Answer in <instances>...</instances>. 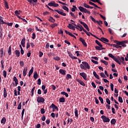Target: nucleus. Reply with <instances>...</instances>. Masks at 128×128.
Here are the masks:
<instances>
[{"label":"nucleus","mask_w":128,"mask_h":128,"mask_svg":"<svg viewBox=\"0 0 128 128\" xmlns=\"http://www.w3.org/2000/svg\"><path fill=\"white\" fill-rule=\"evenodd\" d=\"M114 42L116 44V48H119V46H122L123 48H126V44H128V40L118 41V40H114Z\"/></svg>","instance_id":"1"},{"label":"nucleus","mask_w":128,"mask_h":128,"mask_svg":"<svg viewBox=\"0 0 128 128\" xmlns=\"http://www.w3.org/2000/svg\"><path fill=\"white\" fill-rule=\"evenodd\" d=\"M78 22H80V24H82V26L86 30H88V32H90V28H88V26L86 24L82 21H81L80 20H79Z\"/></svg>","instance_id":"2"},{"label":"nucleus","mask_w":128,"mask_h":128,"mask_svg":"<svg viewBox=\"0 0 128 128\" xmlns=\"http://www.w3.org/2000/svg\"><path fill=\"white\" fill-rule=\"evenodd\" d=\"M55 12H56L58 14H61V16H66V14L64 12V10H60V11L58 10H54Z\"/></svg>","instance_id":"3"},{"label":"nucleus","mask_w":128,"mask_h":128,"mask_svg":"<svg viewBox=\"0 0 128 128\" xmlns=\"http://www.w3.org/2000/svg\"><path fill=\"white\" fill-rule=\"evenodd\" d=\"M48 6H54V8H58V4H56V2L53 1L48 3Z\"/></svg>","instance_id":"4"},{"label":"nucleus","mask_w":128,"mask_h":128,"mask_svg":"<svg viewBox=\"0 0 128 128\" xmlns=\"http://www.w3.org/2000/svg\"><path fill=\"white\" fill-rule=\"evenodd\" d=\"M101 118H102V121L104 122H110V118H107L106 116H101Z\"/></svg>","instance_id":"5"},{"label":"nucleus","mask_w":128,"mask_h":128,"mask_svg":"<svg viewBox=\"0 0 128 128\" xmlns=\"http://www.w3.org/2000/svg\"><path fill=\"white\" fill-rule=\"evenodd\" d=\"M78 8L80 10V12H84L85 14H86L88 12V10L82 6L78 7Z\"/></svg>","instance_id":"6"},{"label":"nucleus","mask_w":128,"mask_h":128,"mask_svg":"<svg viewBox=\"0 0 128 128\" xmlns=\"http://www.w3.org/2000/svg\"><path fill=\"white\" fill-rule=\"evenodd\" d=\"M79 40L82 42V45L85 46V48L88 46V44H86V40H84V39L82 38H80Z\"/></svg>","instance_id":"7"},{"label":"nucleus","mask_w":128,"mask_h":128,"mask_svg":"<svg viewBox=\"0 0 128 128\" xmlns=\"http://www.w3.org/2000/svg\"><path fill=\"white\" fill-rule=\"evenodd\" d=\"M80 76H82V78H83L84 80H88V78H88V75H86V74L84 72L80 73Z\"/></svg>","instance_id":"8"},{"label":"nucleus","mask_w":128,"mask_h":128,"mask_svg":"<svg viewBox=\"0 0 128 128\" xmlns=\"http://www.w3.org/2000/svg\"><path fill=\"white\" fill-rule=\"evenodd\" d=\"M50 108H52V112H56V110H58V108L54 104H52L50 106Z\"/></svg>","instance_id":"9"},{"label":"nucleus","mask_w":128,"mask_h":128,"mask_svg":"<svg viewBox=\"0 0 128 128\" xmlns=\"http://www.w3.org/2000/svg\"><path fill=\"white\" fill-rule=\"evenodd\" d=\"M82 64L83 65H84V66L86 68H88V70H90V66L88 62H82Z\"/></svg>","instance_id":"10"},{"label":"nucleus","mask_w":128,"mask_h":128,"mask_svg":"<svg viewBox=\"0 0 128 128\" xmlns=\"http://www.w3.org/2000/svg\"><path fill=\"white\" fill-rule=\"evenodd\" d=\"M38 102H44V98L40 96H38L37 98Z\"/></svg>","instance_id":"11"},{"label":"nucleus","mask_w":128,"mask_h":128,"mask_svg":"<svg viewBox=\"0 0 128 128\" xmlns=\"http://www.w3.org/2000/svg\"><path fill=\"white\" fill-rule=\"evenodd\" d=\"M68 54L70 58H72V60H74V59L78 60V58L74 56V55H72V52L68 51Z\"/></svg>","instance_id":"12"},{"label":"nucleus","mask_w":128,"mask_h":128,"mask_svg":"<svg viewBox=\"0 0 128 128\" xmlns=\"http://www.w3.org/2000/svg\"><path fill=\"white\" fill-rule=\"evenodd\" d=\"M100 40L101 42H104V44H108V43H106V42H108V38H104V37H102V38H100Z\"/></svg>","instance_id":"13"},{"label":"nucleus","mask_w":128,"mask_h":128,"mask_svg":"<svg viewBox=\"0 0 128 128\" xmlns=\"http://www.w3.org/2000/svg\"><path fill=\"white\" fill-rule=\"evenodd\" d=\"M76 80L78 82H79L81 84V86H86V84H84V81H82L80 79H76Z\"/></svg>","instance_id":"14"},{"label":"nucleus","mask_w":128,"mask_h":128,"mask_svg":"<svg viewBox=\"0 0 128 128\" xmlns=\"http://www.w3.org/2000/svg\"><path fill=\"white\" fill-rule=\"evenodd\" d=\"M68 28H70V30H76L75 26H72V24H68Z\"/></svg>","instance_id":"15"},{"label":"nucleus","mask_w":128,"mask_h":128,"mask_svg":"<svg viewBox=\"0 0 128 128\" xmlns=\"http://www.w3.org/2000/svg\"><path fill=\"white\" fill-rule=\"evenodd\" d=\"M60 74H62L63 76H66V70L60 69L59 70Z\"/></svg>","instance_id":"16"},{"label":"nucleus","mask_w":128,"mask_h":128,"mask_svg":"<svg viewBox=\"0 0 128 128\" xmlns=\"http://www.w3.org/2000/svg\"><path fill=\"white\" fill-rule=\"evenodd\" d=\"M28 74V67L24 68L23 70V76H26Z\"/></svg>","instance_id":"17"},{"label":"nucleus","mask_w":128,"mask_h":128,"mask_svg":"<svg viewBox=\"0 0 128 128\" xmlns=\"http://www.w3.org/2000/svg\"><path fill=\"white\" fill-rule=\"evenodd\" d=\"M13 80L15 82L16 86L18 84V78L16 76L14 77Z\"/></svg>","instance_id":"18"},{"label":"nucleus","mask_w":128,"mask_h":128,"mask_svg":"<svg viewBox=\"0 0 128 128\" xmlns=\"http://www.w3.org/2000/svg\"><path fill=\"white\" fill-rule=\"evenodd\" d=\"M34 80H36V78H38V72L36 71H34Z\"/></svg>","instance_id":"19"},{"label":"nucleus","mask_w":128,"mask_h":128,"mask_svg":"<svg viewBox=\"0 0 128 128\" xmlns=\"http://www.w3.org/2000/svg\"><path fill=\"white\" fill-rule=\"evenodd\" d=\"M48 20H49V22H56V20H54L52 16H50V18L48 19Z\"/></svg>","instance_id":"20"},{"label":"nucleus","mask_w":128,"mask_h":128,"mask_svg":"<svg viewBox=\"0 0 128 128\" xmlns=\"http://www.w3.org/2000/svg\"><path fill=\"white\" fill-rule=\"evenodd\" d=\"M108 56H110V58H112L114 60H116V56L112 55V54H108Z\"/></svg>","instance_id":"21"},{"label":"nucleus","mask_w":128,"mask_h":128,"mask_svg":"<svg viewBox=\"0 0 128 128\" xmlns=\"http://www.w3.org/2000/svg\"><path fill=\"white\" fill-rule=\"evenodd\" d=\"M32 72H34V67H32L30 70L28 72V76H30L32 74Z\"/></svg>","instance_id":"22"},{"label":"nucleus","mask_w":128,"mask_h":128,"mask_svg":"<svg viewBox=\"0 0 128 128\" xmlns=\"http://www.w3.org/2000/svg\"><path fill=\"white\" fill-rule=\"evenodd\" d=\"M15 54L17 58L20 57V52L18 50H15Z\"/></svg>","instance_id":"23"},{"label":"nucleus","mask_w":128,"mask_h":128,"mask_svg":"<svg viewBox=\"0 0 128 128\" xmlns=\"http://www.w3.org/2000/svg\"><path fill=\"white\" fill-rule=\"evenodd\" d=\"M8 96V93L6 92V88H4V97L6 98Z\"/></svg>","instance_id":"24"},{"label":"nucleus","mask_w":128,"mask_h":128,"mask_svg":"<svg viewBox=\"0 0 128 128\" xmlns=\"http://www.w3.org/2000/svg\"><path fill=\"white\" fill-rule=\"evenodd\" d=\"M8 53V56H10V54H12V46H9Z\"/></svg>","instance_id":"25"},{"label":"nucleus","mask_w":128,"mask_h":128,"mask_svg":"<svg viewBox=\"0 0 128 128\" xmlns=\"http://www.w3.org/2000/svg\"><path fill=\"white\" fill-rule=\"evenodd\" d=\"M74 110L75 116L78 118V110L76 108Z\"/></svg>","instance_id":"26"},{"label":"nucleus","mask_w":128,"mask_h":128,"mask_svg":"<svg viewBox=\"0 0 128 128\" xmlns=\"http://www.w3.org/2000/svg\"><path fill=\"white\" fill-rule=\"evenodd\" d=\"M59 102H66V99L64 97L60 98L59 99Z\"/></svg>","instance_id":"27"},{"label":"nucleus","mask_w":128,"mask_h":128,"mask_svg":"<svg viewBox=\"0 0 128 128\" xmlns=\"http://www.w3.org/2000/svg\"><path fill=\"white\" fill-rule=\"evenodd\" d=\"M6 118L4 117L1 120V124H6Z\"/></svg>","instance_id":"28"},{"label":"nucleus","mask_w":128,"mask_h":128,"mask_svg":"<svg viewBox=\"0 0 128 128\" xmlns=\"http://www.w3.org/2000/svg\"><path fill=\"white\" fill-rule=\"evenodd\" d=\"M95 42H96V44H98V46H100V48H102V44L100 42H98V40H96Z\"/></svg>","instance_id":"29"},{"label":"nucleus","mask_w":128,"mask_h":128,"mask_svg":"<svg viewBox=\"0 0 128 128\" xmlns=\"http://www.w3.org/2000/svg\"><path fill=\"white\" fill-rule=\"evenodd\" d=\"M100 62H102V64H105V66H108V62L106 61V60H100Z\"/></svg>","instance_id":"30"},{"label":"nucleus","mask_w":128,"mask_h":128,"mask_svg":"<svg viewBox=\"0 0 128 128\" xmlns=\"http://www.w3.org/2000/svg\"><path fill=\"white\" fill-rule=\"evenodd\" d=\"M111 124H116V120L114 118H112L111 121Z\"/></svg>","instance_id":"31"},{"label":"nucleus","mask_w":128,"mask_h":128,"mask_svg":"<svg viewBox=\"0 0 128 128\" xmlns=\"http://www.w3.org/2000/svg\"><path fill=\"white\" fill-rule=\"evenodd\" d=\"M61 94H63L64 96H65L66 98H68V94L64 92H62Z\"/></svg>","instance_id":"32"},{"label":"nucleus","mask_w":128,"mask_h":128,"mask_svg":"<svg viewBox=\"0 0 128 128\" xmlns=\"http://www.w3.org/2000/svg\"><path fill=\"white\" fill-rule=\"evenodd\" d=\"M0 22H1L2 24H6V22H4V20H2V16H0Z\"/></svg>","instance_id":"33"},{"label":"nucleus","mask_w":128,"mask_h":128,"mask_svg":"<svg viewBox=\"0 0 128 128\" xmlns=\"http://www.w3.org/2000/svg\"><path fill=\"white\" fill-rule=\"evenodd\" d=\"M117 58L119 60H120V62H124V57H122L121 58L120 57H118Z\"/></svg>","instance_id":"34"},{"label":"nucleus","mask_w":128,"mask_h":128,"mask_svg":"<svg viewBox=\"0 0 128 128\" xmlns=\"http://www.w3.org/2000/svg\"><path fill=\"white\" fill-rule=\"evenodd\" d=\"M62 8H63V10H66V12H68V8L66 7V6H63Z\"/></svg>","instance_id":"35"},{"label":"nucleus","mask_w":128,"mask_h":128,"mask_svg":"<svg viewBox=\"0 0 128 128\" xmlns=\"http://www.w3.org/2000/svg\"><path fill=\"white\" fill-rule=\"evenodd\" d=\"M34 90H36V87H34L31 90V96H34Z\"/></svg>","instance_id":"36"},{"label":"nucleus","mask_w":128,"mask_h":128,"mask_svg":"<svg viewBox=\"0 0 128 128\" xmlns=\"http://www.w3.org/2000/svg\"><path fill=\"white\" fill-rule=\"evenodd\" d=\"M55 26H58V24L54 23L50 25V28H54Z\"/></svg>","instance_id":"37"},{"label":"nucleus","mask_w":128,"mask_h":128,"mask_svg":"<svg viewBox=\"0 0 128 128\" xmlns=\"http://www.w3.org/2000/svg\"><path fill=\"white\" fill-rule=\"evenodd\" d=\"M70 78H72V75L70 74H67L66 76V80H70Z\"/></svg>","instance_id":"38"},{"label":"nucleus","mask_w":128,"mask_h":128,"mask_svg":"<svg viewBox=\"0 0 128 128\" xmlns=\"http://www.w3.org/2000/svg\"><path fill=\"white\" fill-rule=\"evenodd\" d=\"M26 44V38H23L21 40V44Z\"/></svg>","instance_id":"39"},{"label":"nucleus","mask_w":128,"mask_h":128,"mask_svg":"<svg viewBox=\"0 0 128 128\" xmlns=\"http://www.w3.org/2000/svg\"><path fill=\"white\" fill-rule=\"evenodd\" d=\"M79 28H80V32H82V30L84 32V30H86V29H84V28L82 26H79Z\"/></svg>","instance_id":"40"},{"label":"nucleus","mask_w":128,"mask_h":128,"mask_svg":"<svg viewBox=\"0 0 128 128\" xmlns=\"http://www.w3.org/2000/svg\"><path fill=\"white\" fill-rule=\"evenodd\" d=\"M93 2H98V4H100V6H102V4L100 2V1H96V0H92Z\"/></svg>","instance_id":"41"},{"label":"nucleus","mask_w":128,"mask_h":128,"mask_svg":"<svg viewBox=\"0 0 128 128\" xmlns=\"http://www.w3.org/2000/svg\"><path fill=\"white\" fill-rule=\"evenodd\" d=\"M100 76L102 78H106V75L104 74V72H101L100 73Z\"/></svg>","instance_id":"42"},{"label":"nucleus","mask_w":128,"mask_h":128,"mask_svg":"<svg viewBox=\"0 0 128 128\" xmlns=\"http://www.w3.org/2000/svg\"><path fill=\"white\" fill-rule=\"evenodd\" d=\"M80 68H82V70H86V68L82 64H80Z\"/></svg>","instance_id":"43"},{"label":"nucleus","mask_w":128,"mask_h":128,"mask_svg":"<svg viewBox=\"0 0 128 128\" xmlns=\"http://www.w3.org/2000/svg\"><path fill=\"white\" fill-rule=\"evenodd\" d=\"M98 100H100L101 104H104V99L101 96L98 97Z\"/></svg>","instance_id":"44"},{"label":"nucleus","mask_w":128,"mask_h":128,"mask_svg":"<svg viewBox=\"0 0 128 128\" xmlns=\"http://www.w3.org/2000/svg\"><path fill=\"white\" fill-rule=\"evenodd\" d=\"M4 2L5 8H8V2L6 0H4Z\"/></svg>","instance_id":"45"},{"label":"nucleus","mask_w":128,"mask_h":128,"mask_svg":"<svg viewBox=\"0 0 128 128\" xmlns=\"http://www.w3.org/2000/svg\"><path fill=\"white\" fill-rule=\"evenodd\" d=\"M114 62H117V64H120H120H122V63H120V60H118V58H116V59H115Z\"/></svg>","instance_id":"46"},{"label":"nucleus","mask_w":128,"mask_h":128,"mask_svg":"<svg viewBox=\"0 0 128 128\" xmlns=\"http://www.w3.org/2000/svg\"><path fill=\"white\" fill-rule=\"evenodd\" d=\"M108 30L110 34H114V32H112V28H109Z\"/></svg>","instance_id":"47"},{"label":"nucleus","mask_w":128,"mask_h":128,"mask_svg":"<svg viewBox=\"0 0 128 128\" xmlns=\"http://www.w3.org/2000/svg\"><path fill=\"white\" fill-rule=\"evenodd\" d=\"M41 84H42V80H40V78H38V80L37 84H38V86H40Z\"/></svg>","instance_id":"48"},{"label":"nucleus","mask_w":128,"mask_h":128,"mask_svg":"<svg viewBox=\"0 0 128 128\" xmlns=\"http://www.w3.org/2000/svg\"><path fill=\"white\" fill-rule=\"evenodd\" d=\"M118 102H120L122 103L124 102V101L122 100V98L119 96L118 97Z\"/></svg>","instance_id":"49"},{"label":"nucleus","mask_w":128,"mask_h":128,"mask_svg":"<svg viewBox=\"0 0 128 128\" xmlns=\"http://www.w3.org/2000/svg\"><path fill=\"white\" fill-rule=\"evenodd\" d=\"M40 112L42 114H44V112H46V110H44V108H41Z\"/></svg>","instance_id":"50"},{"label":"nucleus","mask_w":128,"mask_h":128,"mask_svg":"<svg viewBox=\"0 0 128 128\" xmlns=\"http://www.w3.org/2000/svg\"><path fill=\"white\" fill-rule=\"evenodd\" d=\"M91 61L92 62H93V64H98V61H96L94 60H91Z\"/></svg>","instance_id":"51"},{"label":"nucleus","mask_w":128,"mask_h":128,"mask_svg":"<svg viewBox=\"0 0 128 128\" xmlns=\"http://www.w3.org/2000/svg\"><path fill=\"white\" fill-rule=\"evenodd\" d=\"M84 8H90V6H88V4H86V3H84Z\"/></svg>","instance_id":"52"},{"label":"nucleus","mask_w":128,"mask_h":128,"mask_svg":"<svg viewBox=\"0 0 128 128\" xmlns=\"http://www.w3.org/2000/svg\"><path fill=\"white\" fill-rule=\"evenodd\" d=\"M6 74H6V70H4L3 71V76H4V78H6Z\"/></svg>","instance_id":"53"},{"label":"nucleus","mask_w":128,"mask_h":128,"mask_svg":"<svg viewBox=\"0 0 128 128\" xmlns=\"http://www.w3.org/2000/svg\"><path fill=\"white\" fill-rule=\"evenodd\" d=\"M90 20H92V22H96V19H94V17H92V16H90Z\"/></svg>","instance_id":"54"},{"label":"nucleus","mask_w":128,"mask_h":128,"mask_svg":"<svg viewBox=\"0 0 128 128\" xmlns=\"http://www.w3.org/2000/svg\"><path fill=\"white\" fill-rule=\"evenodd\" d=\"M106 102L108 104H110V100L108 98L106 99Z\"/></svg>","instance_id":"55"},{"label":"nucleus","mask_w":128,"mask_h":128,"mask_svg":"<svg viewBox=\"0 0 128 128\" xmlns=\"http://www.w3.org/2000/svg\"><path fill=\"white\" fill-rule=\"evenodd\" d=\"M22 109V102H20L18 107V110H21Z\"/></svg>","instance_id":"56"},{"label":"nucleus","mask_w":128,"mask_h":128,"mask_svg":"<svg viewBox=\"0 0 128 128\" xmlns=\"http://www.w3.org/2000/svg\"><path fill=\"white\" fill-rule=\"evenodd\" d=\"M0 52H1V58H2V55L4 54V48H2L0 50Z\"/></svg>","instance_id":"57"},{"label":"nucleus","mask_w":128,"mask_h":128,"mask_svg":"<svg viewBox=\"0 0 128 128\" xmlns=\"http://www.w3.org/2000/svg\"><path fill=\"white\" fill-rule=\"evenodd\" d=\"M95 48L96 50H100V46H95Z\"/></svg>","instance_id":"58"},{"label":"nucleus","mask_w":128,"mask_h":128,"mask_svg":"<svg viewBox=\"0 0 128 128\" xmlns=\"http://www.w3.org/2000/svg\"><path fill=\"white\" fill-rule=\"evenodd\" d=\"M41 120H42L43 122H44V120H46V116L44 115H43L42 116V117L41 118Z\"/></svg>","instance_id":"59"},{"label":"nucleus","mask_w":128,"mask_h":128,"mask_svg":"<svg viewBox=\"0 0 128 128\" xmlns=\"http://www.w3.org/2000/svg\"><path fill=\"white\" fill-rule=\"evenodd\" d=\"M20 64L21 66H24V61H20Z\"/></svg>","instance_id":"60"},{"label":"nucleus","mask_w":128,"mask_h":128,"mask_svg":"<svg viewBox=\"0 0 128 128\" xmlns=\"http://www.w3.org/2000/svg\"><path fill=\"white\" fill-rule=\"evenodd\" d=\"M54 60H60V57L56 56L54 58Z\"/></svg>","instance_id":"61"},{"label":"nucleus","mask_w":128,"mask_h":128,"mask_svg":"<svg viewBox=\"0 0 128 128\" xmlns=\"http://www.w3.org/2000/svg\"><path fill=\"white\" fill-rule=\"evenodd\" d=\"M84 32H85V34H86L88 36H90V33H88V31H86V30H84Z\"/></svg>","instance_id":"62"},{"label":"nucleus","mask_w":128,"mask_h":128,"mask_svg":"<svg viewBox=\"0 0 128 128\" xmlns=\"http://www.w3.org/2000/svg\"><path fill=\"white\" fill-rule=\"evenodd\" d=\"M110 88H111V90L112 92H114V84L112 83H110Z\"/></svg>","instance_id":"63"},{"label":"nucleus","mask_w":128,"mask_h":128,"mask_svg":"<svg viewBox=\"0 0 128 128\" xmlns=\"http://www.w3.org/2000/svg\"><path fill=\"white\" fill-rule=\"evenodd\" d=\"M6 24H7V26H12L13 24L12 23V22H11V23L6 22Z\"/></svg>","instance_id":"64"}]
</instances>
